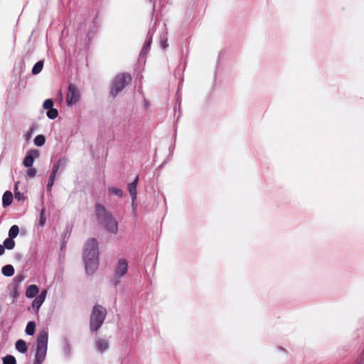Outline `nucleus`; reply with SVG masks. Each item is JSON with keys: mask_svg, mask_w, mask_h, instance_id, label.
I'll return each instance as SVG.
<instances>
[{"mask_svg": "<svg viewBox=\"0 0 364 364\" xmlns=\"http://www.w3.org/2000/svg\"><path fill=\"white\" fill-rule=\"evenodd\" d=\"M43 68V61L40 60V61L37 62L33 67L32 73L33 75H37V74L40 73L41 72Z\"/></svg>", "mask_w": 364, "mask_h": 364, "instance_id": "16", "label": "nucleus"}, {"mask_svg": "<svg viewBox=\"0 0 364 364\" xmlns=\"http://www.w3.org/2000/svg\"><path fill=\"white\" fill-rule=\"evenodd\" d=\"M59 168H60V166L57 164H54L53 166V169H52L50 176H53L55 177V175H56Z\"/></svg>", "mask_w": 364, "mask_h": 364, "instance_id": "31", "label": "nucleus"}, {"mask_svg": "<svg viewBox=\"0 0 364 364\" xmlns=\"http://www.w3.org/2000/svg\"><path fill=\"white\" fill-rule=\"evenodd\" d=\"M357 364H364V358H359L358 360H357Z\"/></svg>", "mask_w": 364, "mask_h": 364, "instance_id": "36", "label": "nucleus"}, {"mask_svg": "<svg viewBox=\"0 0 364 364\" xmlns=\"http://www.w3.org/2000/svg\"><path fill=\"white\" fill-rule=\"evenodd\" d=\"M36 169L34 168H29L28 170H27V176L31 177V178H33L36 176Z\"/></svg>", "mask_w": 364, "mask_h": 364, "instance_id": "29", "label": "nucleus"}, {"mask_svg": "<svg viewBox=\"0 0 364 364\" xmlns=\"http://www.w3.org/2000/svg\"><path fill=\"white\" fill-rule=\"evenodd\" d=\"M36 330V323L33 321H29L27 323L26 328V332L28 335H33Z\"/></svg>", "mask_w": 364, "mask_h": 364, "instance_id": "17", "label": "nucleus"}, {"mask_svg": "<svg viewBox=\"0 0 364 364\" xmlns=\"http://www.w3.org/2000/svg\"><path fill=\"white\" fill-rule=\"evenodd\" d=\"M58 112L56 109H54V108L50 109L47 112V116L50 119H55L58 117Z\"/></svg>", "mask_w": 364, "mask_h": 364, "instance_id": "22", "label": "nucleus"}, {"mask_svg": "<svg viewBox=\"0 0 364 364\" xmlns=\"http://www.w3.org/2000/svg\"><path fill=\"white\" fill-rule=\"evenodd\" d=\"M3 364H16V358L13 355H6L3 358Z\"/></svg>", "mask_w": 364, "mask_h": 364, "instance_id": "21", "label": "nucleus"}, {"mask_svg": "<svg viewBox=\"0 0 364 364\" xmlns=\"http://www.w3.org/2000/svg\"><path fill=\"white\" fill-rule=\"evenodd\" d=\"M80 98V92L77 87L70 83L68 88V92L66 95V102L68 106L75 105Z\"/></svg>", "mask_w": 364, "mask_h": 364, "instance_id": "5", "label": "nucleus"}, {"mask_svg": "<svg viewBox=\"0 0 364 364\" xmlns=\"http://www.w3.org/2000/svg\"><path fill=\"white\" fill-rule=\"evenodd\" d=\"M16 348L17 349L18 351H19L21 353H26V351L28 350L26 342L21 339L16 341Z\"/></svg>", "mask_w": 364, "mask_h": 364, "instance_id": "14", "label": "nucleus"}, {"mask_svg": "<svg viewBox=\"0 0 364 364\" xmlns=\"http://www.w3.org/2000/svg\"><path fill=\"white\" fill-rule=\"evenodd\" d=\"M97 220L109 232L116 234L118 231V223L111 214L107 212L100 204L96 205Z\"/></svg>", "mask_w": 364, "mask_h": 364, "instance_id": "1", "label": "nucleus"}, {"mask_svg": "<svg viewBox=\"0 0 364 364\" xmlns=\"http://www.w3.org/2000/svg\"><path fill=\"white\" fill-rule=\"evenodd\" d=\"M48 334V332L41 331L37 338V348L33 364H42L47 352Z\"/></svg>", "mask_w": 364, "mask_h": 364, "instance_id": "3", "label": "nucleus"}, {"mask_svg": "<svg viewBox=\"0 0 364 364\" xmlns=\"http://www.w3.org/2000/svg\"><path fill=\"white\" fill-rule=\"evenodd\" d=\"M2 274L6 277H11L14 274V268L11 264H6L2 267Z\"/></svg>", "mask_w": 364, "mask_h": 364, "instance_id": "15", "label": "nucleus"}, {"mask_svg": "<svg viewBox=\"0 0 364 364\" xmlns=\"http://www.w3.org/2000/svg\"><path fill=\"white\" fill-rule=\"evenodd\" d=\"M4 247L8 250H12L15 247V242L12 238H7L4 242Z\"/></svg>", "mask_w": 364, "mask_h": 364, "instance_id": "19", "label": "nucleus"}, {"mask_svg": "<svg viewBox=\"0 0 364 364\" xmlns=\"http://www.w3.org/2000/svg\"><path fill=\"white\" fill-rule=\"evenodd\" d=\"M85 263L86 272L92 274L97 269L98 258H85Z\"/></svg>", "mask_w": 364, "mask_h": 364, "instance_id": "8", "label": "nucleus"}, {"mask_svg": "<svg viewBox=\"0 0 364 364\" xmlns=\"http://www.w3.org/2000/svg\"><path fill=\"white\" fill-rule=\"evenodd\" d=\"M43 302L40 301L38 297L36 296V299L33 300L32 304V307L35 310L36 313L38 312V310L42 305Z\"/></svg>", "mask_w": 364, "mask_h": 364, "instance_id": "23", "label": "nucleus"}, {"mask_svg": "<svg viewBox=\"0 0 364 364\" xmlns=\"http://www.w3.org/2000/svg\"><path fill=\"white\" fill-rule=\"evenodd\" d=\"M19 232V228L18 225H14L11 227L9 232V236L10 238H15Z\"/></svg>", "mask_w": 364, "mask_h": 364, "instance_id": "18", "label": "nucleus"}, {"mask_svg": "<svg viewBox=\"0 0 364 364\" xmlns=\"http://www.w3.org/2000/svg\"><path fill=\"white\" fill-rule=\"evenodd\" d=\"M13 201V195L11 191H6L2 197V203L4 207H7L11 204Z\"/></svg>", "mask_w": 364, "mask_h": 364, "instance_id": "12", "label": "nucleus"}, {"mask_svg": "<svg viewBox=\"0 0 364 364\" xmlns=\"http://www.w3.org/2000/svg\"><path fill=\"white\" fill-rule=\"evenodd\" d=\"M43 108L45 109L49 110L50 109H53V101L51 99H47L43 102Z\"/></svg>", "mask_w": 364, "mask_h": 364, "instance_id": "25", "label": "nucleus"}, {"mask_svg": "<svg viewBox=\"0 0 364 364\" xmlns=\"http://www.w3.org/2000/svg\"><path fill=\"white\" fill-rule=\"evenodd\" d=\"M46 142V138L43 135L39 134L36 136L34 139V144L37 146H43Z\"/></svg>", "mask_w": 364, "mask_h": 364, "instance_id": "20", "label": "nucleus"}, {"mask_svg": "<svg viewBox=\"0 0 364 364\" xmlns=\"http://www.w3.org/2000/svg\"><path fill=\"white\" fill-rule=\"evenodd\" d=\"M35 130V127L33 126L30 128V129L28 130V132L25 134V139L26 141H29L30 139L31 138V136L33 134V131Z\"/></svg>", "mask_w": 364, "mask_h": 364, "instance_id": "28", "label": "nucleus"}, {"mask_svg": "<svg viewBox=\"0 0 364 364\" xmlns=\"http://www.w3.org/2000/svg\"><path fill=\"white\" fill-rule=\"evenodd\" d=\"M128 271V262L123 258L118 260L117 264L114 269V276L116 278H121L124 276Z\"/></svg>", "mask_w": 364, "mask_h": 364, "instance_id": "7", "label": "nucleus"}, {"mask_svg": "<svg viewBox=\"0 0 364 364\" xmlns=\"http://www.w3.org/2000/svg\"><path fill=\"white\" fill-rule=\"evenodd\" d=\"M46 210L43 208L41 211V216L39 220V225L43 227L46 223V216H45Z\"/></svg>", "mask_w": 364, "mask_h": 364, "instance_id": "26", "label": "nucleus"}, {"mask_svg": "<svg viewBox=\"0 0 364 364\" xmlns=\"http://www.w3.org/2000/svg\"><path fill=\"white\" fill-rule=\"evenodd\" d=\"M55 178V176H50L49 180H48V185H47V190L48 191H51V188H52V186H53V185L54 183Z\"/></svg>", "mask_w": 364, "mask_h": 364, "instance_id": "27", "label": "nucleus"}, {"mask_svg": "<svg viewBox=\"0 0 364 364\" xmlns=\"http://www.w3.org/2000/svg\"><path fill=\"white\" fill-rule=\"evenodd\" d=\"M138 183V176L135 178V180L129 184L128 190L129 191L130 196L132 197V200H136V186Z\"/></svg>", "mask_w": 364, "mask_h": 364, "instance_id": "10", "label": "nucleus"}, {"mask_svg": "<svg viewBox=\"0 0 364 364\" xmlns=\"http://www.w3.org/2000/svg\"><path fill=\"white\" fill-rule=\"evenodd\" d=\"M132 81V76L128 73H121L117 75L112 85L110 95L115 97Z\"/></svg>", "mask_w": 364, "mask_h": 364, "instance_id": "4", "label": "nucleus"}, {"mask_svg": "<svg viewBox=\"0 0 364 364\" xmlns=\"http://www.w3.org/2000/svg\"><path fill=\"white\" fill-rule=\"evenodd\" d=\"M60 167L62 166H65V164H66V159H60L58 161V162L56 163Z\"/></svg>", "mask_w": 364, "mask_h": 364, "instance_id": "33", "label": "nucleus"}, {"mask_svg": "<svg viewBox=\"0 0 364 364\" xmlns=\"http://www.w3.org/2000/svg\"><path fill=\"white\" fill-rule=\"evenodd\" d=\"M85 258H98V243L97 241L94 239H90L85 248Z\"/></svg>", "mask_w": 364, "mask_h": 364, "instance_id": "6", "label": "nucleus"}, {"mask_svg": "<svg viewBox=\"0 0 364 364\" xmlns=\"http://www.w3.org/2000/svg\"><path fill=\"white\" fill-rule=\"evenodd\" d=\"M11 296L14 297V299L17 298L18 296V291L17 289V287H16L11 292Z\"/></svg>", "mask_w": 364, "mask_h": 364, "instance_id": "34", "label": "nucleus"}, {"mask_svg": "<svg viewBox=\"0 0 364 364\" xmlns=\"http://www.w3.org/2000/svg\"><path fill=\"white\" fill-rule=\"evenodd\" d=\"M38 155H39V154L37 150H35V149L30 150L27 153L26 157L23 159V165L27 168L31 167L34 162V158L38 157Z\"/></svg>", "mask_w": 364, "mask_h": 364, "instance_id": "9", "label": "nucleus"}, {"mask_svg": "<svg viewBox=\"0 0 364 364\" xmlns=\"http://www.w3.org/2000/svg\"><path fill=\"white\" fill-rule=\"evenodd\" d=\"M22 279H23V277H21L18 279V281L21 282V281H22Z\"/></svg>", "mask_w": 364, "mask_h": 364, "instance_id": "39", "label": "nucleus"}, {"mask_svg": "<svg viewBox=\"0 0 364 364\" xmlns=\"http://www.w3.org/2000/svg\"><path fill=\"white\" fill-rule=\"evenodd\" d=\"M96 347L99 351L104 352L107 350L109 344L106 340L100 338L96 341Z\"/></svg>", "mask_w": 364, "mask_h": 364, "instance_id": "13", "label": "nucleus"}, {"mask_svg": "<svg viewBox=\"0 0 364 364\" xmlns=\"http://www.w3.org/2000/svg\"><path fill=\"white\" fill-rule=\"evenodd\" d=\"M18 196H20V193H16V197L18 198Z\"/></svg>", "mask_w": 364, "mask_h": 364, "instance_id": "38", "label": "nucleus"}, {"mask_svg": "<svg viewBox=\"0 0 364 364\" xmlns=\"http://www.w3.org/2000/svg\"><path fill=\"white\" fill-rule=\"evenodd\" d=\"M46 294L47 291L43 290L37 297L40 301H41L43 303L46 296Z\"/></svg>", "mask_w": 364, "mask_h": 364, "instance_id": "30", "label": "nucleus"}, {"mask_svg": "<svg viewBox=\"0 0 364 364\" xmlns=\"http://www.w3.org/2000/svg\"><path fill=\"white\" fill-rule=\"evenodd\" d=\"M39 292V288L35 285L31 284L28 287L26 291V296L28 298H33L36 296Z\"/></svg>", "mask_w": 364, "mask_h": 364, "instance_id": "11", "label": "nucleus"}, {"mask_svg": "<svg viewBox=\"0 0 364 364\" xmlns=\"http://www.w3.org/2000/svg\"><path fill=\"white\" fill-rule=\"evenodd\" d=\"M150 45H151V41L149 40L144 43L141 52L146 53L149 49Z\"/></svg>", "mask_w": 364, "mask_h": 364, "instance_id": "32", "label": "nucleus"}, {"mask_svg": "<svg viewBox=\"0 0 364 364\" xmlns=\"http://www.w3.org/2000/svg\"><path fill=\"white\" fill-rule=\"evenodd\" d=\"M132 208H133V210L135 212L136 210V200L134 202V200H132Z\"/></svg>", "mask_w": 364, "mask_h": 364, "instance_id": "37", "label": "nucleus"}, {"mask_svg": "<svg viewBox=\"0 0 364 364\" xmlns=\"http://www.w3.org/2000/svg\"><path fill=\"white\" fill-rule=\"evenodd\" d=\"M5 248L4 245H0V255H3L4 252Z\"/></svg>", "mask_w": 364, "mask_h": 364, "instance_id": "35", "label": "nucleus"}, {"mask_svg": "<svg viewBox=\"0 0 364 364\" xmlns=\"http://www.w3.org/2000/svg\"><path fill=\"white\" fill-rule=\"evenodd\" d=\"M107 316V310L101 305H95L92 311L90 320V329L92 332L97 331L104 323Z\"/></svg>", "mask_w": 364, "mask_h": 364, "instance_id": "2", "label": "nucleus"}, {"mask_svg": "<svg viewBox=\"0 0 364 364\" xmlns=\"http://www.w3.org/2000/svg\"><path fill=\"white\" fill-rule=\"evenodd\" d=\"M109 192L112 194L116 195L119 197H122L123 196V192L121 189L114 188V187H109Z\"/></svg>", "mask_w": 364, "mask_h": 364, "instance_id": "24", "label": "nucleus"}]
</instances>
